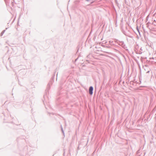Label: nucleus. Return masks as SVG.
<instances>
[{
  "mask_svg": "<svg viewBox=\"0 0 156 156\" xmlns=\"http://www.w3.org/2000/svg\"><path fill=\"white\" fill-rule=\"evenodd\" d=\"M108 42H109V44H111V45H112V43H113V42L112 41H109Z\"/></svg>",
  "mask_w": 156,
  "mask_h": 156,
  "instance_id": "nucleus-5",
  "label": "nucleus"
},
{
  "mask_svg": "<svg viewBox=\"0 0 156 156\" xmlns=\"http://www.w3.org/2000/svg\"><path fill=\"white\" fill-rule=\"evenodd\" d=\"M78 59V58H77L76 59H75V61H76V60H77V59Z\"/></svg>",
  "mask_w": 156,
  "mask_h": 156,
  "instance_id": "nucleus-10",
  "label": "nucleus"
},
{
  "mask_svg": "<svg viewBox=\"0 0 156 156\" xmlns=\"http://www.w3.org/2000/svg\"><path fill=\"white\" fill-rule=\"evenodd\" d=\"M137 30H138V32H139V33L140 34V32H139V29H138V27H137Z\"/></svg>",
  "mask_w": 156,
  "mask_h": 156,
  "instance_id": "nucleus-8",
  "label": "nucleus"
},
{
  "mask_svg": "<svg viewBox=\"0 0 156 156\" xmlns=\"http://www.w3.org/2000/svg\"><path fill=\"white\" fill-rule=\"evenodd\" d=\"M5 30H3L1 34V36H2L3 34H4L5 32Z\"/></svg>",
  "mask_w": 156,
  "mask_h": 156,
  "instance_id": "nucleus-4",
  "label": "nucleus"
},
{
  "mask_svg": "<svg viewBox=\"0 0 156 156\" xmlns=\"http://www.w3.org/2000/svg\"><path fill=\"white\" fill-rule=\"evenodd\" d=\"M87 58H89V55H88V56H87Z\"/></svg>",
  "mask_w": 156,
  "mask_h": 156,
  "instance_id": "nucleus-12",
  "label": "nucleus"
},
{
  "mask_svg": "<svg viewBox=\"0 0 156 156\" xmlns=\"http://www.w3.org/2000/svg\"><path fill=\"white\" fill-rule=\"evenodd\" d=\"M61 130H62V133H63L64 135V131L63 130L62 128Z\"/></svg>",
  "mask_w": 156,
  "mask_h": 156,
  "instance_id": "nucleus-6",
  "label": "nucleus"
},
{
  "mask_svg": "<svg viewBox=\"0 0 156 156\" xmlns=\"http://www.w3.org/2000/svg\"><path fill=\"white\" fill-rule=\"evenodd\" d=\"M105 44H106V45H108V44H109V42H105Z\"/></svg>",
  "mask_w": 156,
  "mask_h": 156,
  "instance_id": "nucleus-7",
  "label": "nucleus"
},
{
  "mask_svg": "<svg viewBox=\"0 0 156 156\" xmlns=\"http://www.w3.org/2000/svg\"><path fill=\"white\" fill-rule=\"evenodd\" d=\"M93 87L92 86H90L89 87V93L91 95H92L93 94Z\"/></svg>",
  "mask_w": 156,
  "mask_h": 156,
  "instance_id": "nucleus-2",
  "label": "nucleus"
},
{
  "mask_svg": "<svg viewBox=\"0 0 156 156\" xmlns=\"http://www.w3.org/2000/svg\"><path fill=\"white\" fill-rule=\"evenodd\" d=\"M61 129H62V125H61Z\"/></svg>",
  "mask_w": 156,
  "mask_h": 156,
  "instance_id": "nucleus-11",
  "label": "nucleus"
},
{
  "mask_svg": "<svg viewBox=\"0 0 156 156\" xmlns=\"http://www.w3.org/2000/svg\"><path fill=\"white\" fill-rule=\"evenodd\" d=\"M150 72V70H148L147 72V73H148Z\"/></svg>",
  "mask_w": 156,
  "mask_h": 156,
  "instance_id": "nucleus-9",
  "label": "nucleus"
},
{
  "mask_svg": "<svg viewBox=\"0 0 156 156\" xmlns=\"http://www.w3.org/2000/svg\"><path fill=\"white\" fill-rule=\"evenodd\" d=\"M117 44H118L119 45L122 46L126 50H128V49H126L127 47H126L125 44H124V42L122 41H118L117 42Z\"/></svg>",
  "mask_w": 156,
  "mask_h": 156,
  "instance_id": "nucleus-1",
  "label": "nucleus"
},
{
  "mask_svg": "<svg viewBox=\"0 0 156 156\" xmlns=\"http://www.w3.org/2000/svg\"><path fill=\"white\" fill-rule=\"evenodd\" d=\"M51 86V83H49L47 85V89L48 88H50Z\"/></svg>",
  "mask_w": 156,
  "mask_h": 156,
  "instance_id": "nucleus-3",
  "label": "nucleus"
}]
</instances>
